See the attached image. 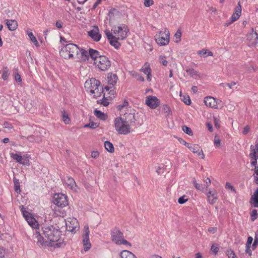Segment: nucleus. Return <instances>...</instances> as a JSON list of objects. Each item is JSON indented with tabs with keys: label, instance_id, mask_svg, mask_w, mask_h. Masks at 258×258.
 <instances>
[{
	"label": "nucleus",
	"instance_id": "58",
	"mask_svg": "<svg viewBox=\"0 0 258 258\" xmlns=\"http://www.w3.org/2000/svg\"><path fill=\"white\" fill-rule=\"evenodd\" d=\"M184 198H185V196H182L181 197H180L178 199V202L180 204H183L185 203L187 201V199H185Z\"/></svg>",
	"mask_w": 258,
	"mask_h": 258
},
{
	"label": "nucleus",
	"instance_id": "51",
	"mask_svg": "<svg viewBox=\"0 0 258 258\" xmlns=\"http://www.w3.org/2000/svg\"><path fill=\"white\" fill-rule=\"evenodd\" d=\"M193 183L196 189L200 190H202L203 189V186L202 185L198 183L195 179H194L193 180Z\"/></svg>",
	"mask_w": 258,
	"mask_h": 258
},
{
	"label": "nucleus",
	"instance_id": "5",
	"mask_svg": "<svg viewBox=\"0 0 258 258\" xmlns=\"http://www.w3.org/2000/svg\"><path fill=\"white\" fill-rule=\"evenodd\" d=\"M114 126L119 134L127 135L131 132L130 125L122 116L116 117L115 119Z\"/></svg>",
	"mask_w": 258,
	"mask_h": 258
},
{
	"label": "nucleus",
	"instance_id": "64",
	"mask_svg": "<svg viewBox=\"0 0 258 258\" xmlns=\"http://www.w3.org/2000/svg\"><path fill=\"white\" fill-rule=\"evenodd\" d=\"M8 76H9V74L7 72V71H4L3 75H2V78L4 80H6L8 79Z\"/></svg>",
	"mask_w": 258,
	"mask_h": 258
},
{
	"label": "nucleus",
	"instance_id": "18",
	"mask_svg": "<svg viewBox=\"0 0 258 258\" xmlns=\"http://www.w3.org/2000/svg\"><path fill=\"white\" fill-rule=\"evenodd\" d=\"M63 183L72 190H76L77 185L75 180L70 176H66L63 179Z\"/></svg>",
	"mask_w": 258,
	"mask_h": 258
},
{
	"label": "nucleus",
	"instance_id": "48",
	"mask_svg": "<svg viewBox=\"0 0 258 258\" xmlns=\"http://www.w3.org/2000/svg\"><path fill=\"white\" fill-rule=\"evenodd\" d=\"M181 100L184 102L185 104L187 105H189L191 103L190 99L188 96H183V97L181 98Z\"/></svg>",
	"mask_w": 258,
	"mask_h": 258
},
{
	"label": "nucleus",
	"instance_id": "1",
	"mask_svg": "<svg viewBox=\"0 0 258 258\" xmlns=\"http://www.w3.org/2000/svg\"><path fill=\"white\" fill-rule=\"evenodd\" d=\"M44 238L39 233L36 234L37 244L42 246L61 247L64 244L63 239L60 237V232L52 225L43 224L42 226Z\"/></svg>",
	"mask_w": 258,
	"mask_h": 258
},
{
	"label": "nucleus",
	"instance_id": "13",
	"mask_svg": "<svg viewBox=\"0 0 258 258\" xmlns=\"http://www.w3.org/2000/svg\"><path fill=\"white\" fill-rule=\"evenodd\" d=\"M84 233L85 234L83 235V242L84 246V250L87 251L91 246V243L89 242V233L90 231L88 225H86L84 227Z\"/></svg>",
	"mask_w": 258,
	"mask_h": 258
},
{
	"label": "nucleus",
	"instance_id": "55",
	"mask_svg": "<svg viewBox=\"0 0 258 258\" xmlns=\"http://www.w3.org/2000/svg\"><path fill=\"white\" fill-rule=\"evenodd\" d=\"M142 70L144 73L147 75H149L151 73V69L149 67H145V68H143Z\"/></svg>",
	"mask_w": 258,
	"mask_h": 258
},
{
	"label": "nucleus",
	"instance_id": "52",
	"mask_svg": "<svg viewBox=\"0 0 258 258\" xmlns=\"http://www.w3.org/2000/svg\"><path fill=\"white\" fill-rule=\"evenodd\" d=\"M236 84V83L234 82H231L230 83H227V84H224L221 83L220 84V86L224 87L225 86H228L229 88L232 89L234 86H235Z\"/></svg>",
	"mask_w": 258,
	"mask_h": 258
},
{
	"label": "nucleus",
	"instance_id": "42",
	"mask_svg": "<svg viewBox=\"0 0 258 258\" xmlns=\"http://www.w3.org/2000/svg\"><path fill=\"white\" fill-rule=\"evenodd\" d=\"M162 111L166 114V115H169L171 113V111L169 107L167 105H165L162 106Z\"/></svg>",
	"mask_w": 258,
	"mask_h": 258
},
{
	"label": "nucleus",
	"instance_id": "43",
	"mask_svg": "<svg viewBox=\"0 0 258 258\" xmlns=\"http://www.w3.org/2000/svg\"><path fill=\"white\" fill-rule=\"evenodd\" d=\"M182 130L184 133L189 136H191L192 135V132L191 130L186 125L182 126Z\"/></svg>",
	"mask_w": 258,
	"mask_h": 258
},
{
	"label": "nucleus",
	"instance_id": "10",
	"mask_svg": "<svg viewBox=\"0 0 258 258\" xmlns=\"http://www.w3.org/2000/svg\"><path fill=\"white\" fill-rule=\"evenodd\" d=\"M53 203L58 207H64L68 204L67 197L62 194H55L53 197Z\"/></svg>",
	"mask_w": 258,
	"mask_h": 258
},
{
	"label": "nucleus",
	"instance_id": "20",
	"mask_svg": "<svg viewBox=\"0 0 258 258\" xmlns=\"http://www.w3.org/2000/svg\"><path fill=\"white\" fill-rule=\"evenodd\" d=\"M191 148L189 149L195 154H197L199 156H201L202 159L205 158V155L203 153L202 148L198 145L195 144L192 146H190Z\"/></svg>",
	"mask_w": 258,
	"mask_h": 258
},
{
	"label": "nucleus",
	"instance_id": "23",
	"mask_svg": "<svg viewBox=\"0 0 258 258\" xmlns=\"http://www.w3.org/2000/svg\"><path fill=\"white\" fill-rule=\"evenodd\" d=\"M6 24L9 29L11 31L16 30L18 26L17 21L13 20H7Z\"/></svg>",
	"mask_w": 258,
	"mask_h": 258
},
{
	"label": "nucleus",
	"instance_id": "28",
	"mask_svg": "<svg viewBox=\"0 0 258 258\" xmlns=\"http://www.w3.org/2000/svg\"><path fill=\"white\" fill-rule=\"evenodd\" d=\"M26 220L28 224L32 228H36L37 227L38 224L36 220L32 216L27 218Z\"/></svg>",
	"mask_w": 258,
	"mask_h": 258
},
{
	"label": "nucleus",
	"instance_id": "37",
	"mask_svg": "<svg viewBox=\"0 0 258 258\" xmlns=\"http://www.w3.org/2000/svg\"><path fill=\"white\" fill-rule=\"evenodd\" d=\"M186 73L192 77L199 76L198 72L193 69H188L186 70Z\"/></svg>",
	"mask_w": 258,
	"mask_h": 258
},
{
	"label": "nucleus",
	"instance_id": "63",
	"mask_svg": "<svg viewBox=\"0 0 258 258\" xmlns=\"http://www.w3.org/2000/svg\"><path fill=\"white\" fill-rule=\"evenodd\" d=\"M15 80L20 83H21L22 82V79H21V76L19 74H17L15 76Z\"/></svg>",
	"mask_w": 258,
	"mask_h": 258
},
{
	"label": "nucleus",
	"instance_id": "15",
	"mask_svg": "<svg viewBox=\"0 0 258 258\" xmlns=\"http://www.w3.org/2000/svg\"><path fill=\"white\" fill-rule=\"evenodd\" d=\"M247 39L249 42V45L254 46L258 43V34L253 31L252 29L251 32L247 35Z\"/></svg>",
	"mask_w": 258,
	"mask_h": 258
},
{
	"label": "nucleus",
	"instance_id": "29",
	"mask_svg": "<svg viewBox=\"0 0 258 258\" xmlns=\"http://www.w3.org/2000/svg\"><path fill=\"white\" fill-rule=\"evenodd\" d=\"M30 156L28 154H25L21 156V164L24 165H30Z\"/></svg>",
	"mask_w": 258,
	"mask_h": 258
},
{
	"label": "nucleus",
	"instance_id": "22",
	"mask_svg": "<svg viewBox=\"0 0 258 258\" xmlns=\"http://www.w3.org/2000/svg\"><path fill=\"white\" fill-rule=\"evenodd\" d=\"M249 203L254 207L258 208V188L251 197Z\"/></svg>",
	"mask_w": 258,
	"mask_h": 258
},
{
	"label": "nucleus",
	"instance_id": "25",
	"mask_svg": "<svg viewBox=\"0 0 258 258\" xmlns=\"http://www.w3.org/2000/svg\"><path fill=\"white\" fill-rule=\"evenodd\" d=\"M120 256L121 258H137L134 253L127 250H122L120 253Z\"/></svg>",
	"mask_w": 258,
	"mask_h": 258
},
{
	"label": "nucleus",
	"instance_id": "24",
	"mask_svg": "<svg viewBox=\"0 0 258 258\" xmlns=\"http://www.w3.org/2000/svg\"><path fill=\"white\" fill-rule=\"evenodd\" d=\"M107 78L108 84L112 86L116 83L118 80L117 75L114 74H108Z\"/></svg>",
	"mask_w": 258,
	"mask_h": 258
},
{
	"label": "nucleus",
	"instance_id": "19",
	"mask_svg": "<svg viewBox=\"0 0 258 258\" xmlns=\"http://www.w3.org/2000/svg\"><path fill=\"white\" fill-rule=\"evenodd\" d=\"M90 54V49L87 51L83 49H80V51L78 52V58H76L77 61L83 60L85 61L88 59Z\"/></svg>",
	"mask_w": 258,
	"mask_h": 258
},
{
	"label": "nucleus",
	"instance_id": "3",
	"mask_svg": "<svg viewBox=\"0 0 258 258\" xmlns=\"http://www.w3.org/2000/svg\"><path fill=\"white\" fill-rule=\"evenodd\" d=\"M85 88L86 91L94 98L100 97L103 92L100 83L95 78L87 80L85 83Z\"/></svg>",
	"mask_w": 258,
	"mask_h": 258
},
{
	"label": "nucleus",
	"instance_id": "21",
	"mask_svg": "<svg viewBox=\"0 0 258 258\" xmlns=\"http://www.w3.org/2000/svg\"><path fill=\"white\" fill-rule=\"evenodd\" d=\"M241 14V6L240 2L238 3V5L235 9V12L231 17V22H235L238 20Z\"/></svg>",
	"mask_w": 258,
	"mask_h": 258
},
{
	"label": "nucleus",
	"instance_id": "59",
	"mask_svg": "<svg viewBox=\"0 0 258 258\" xmlns=\"http://www.w3.org/2000/svg\"><path fill=\"white\" fill-rule=\"evenodd\" d=\"M251 152H253V151H258V142L256 143L255 146L251 145L250 146Z\"/></svg>",
	"mask_w": 258,
	"mask_h": 258
},
{
	"label": "nucleus",
	"instance_id": "27",
	"mask_svg": "<svg viewBox=\"0 0 258 258\" xmlns=\"http://www.w3.org/2000/svg\"><path fill=\"white\" fill-rule=\"evenodd\" d=\"M118 109L120 111V114L123 115L122 111H126L127 108L131 107L128 106V102L126 100H124L121 104L118 106Z\"/></svg>",
	"mask_w": 258,
	"mask_h": 258
},
{
	"label": "nucleus",
	"instance_id": "39",
	"mask_svg": "<svg viewBox=\"0 0 258 258\" xmlns=\"http://www.w3.org/2000/svg\"><path fill=\"white\" fill-rule=\"evenodd\" d=\"M258 245V231L255 233L254 240L252 245V249L254 250Z\"/></svg>",
	"mask_w": 258,
	"mask_h": 258
},
{
	"label": "nucleus",
	"instance_id": "53",
	"mask_svg": "<svg viewBox=\"0 0 258 258\" xmlns=\"http://www.w3.org/2000/svg\"><path fill=\"white\" fill-rule=\"evenodd\" d=\"M198 53L202 56L206 57L207 56V50L202 49L198 52Z\"/></svg>",
	"mask_w": 258,
	"mask_h": 258
},
{
	"label": "nucleus",
	"instance_id": "16",
	"mask_svg": "<svg viewBox=\"0 0 258 258\" xmlns=\"http://www.w3.org/2000/svg\"><path fill=\"white\" fill-rule=\"evenodd\" d=\"M207 201L211 205L214 204L218 200L217 192L215 190L209 189L207 194Z\"/></svg>",
	"mask_w": 258,
	"mask_h": 258
},
{
	"label": "nucleus",
	"instance_id": "8",
	"mask_svg": "<svg viewBox=\"0 0 258 258\" xmlns=\"http://www.w3.org/2000/svg\"><path fill=\"white\" fill-rule=\"evenodd\" d=\"M169 31L168 29L164 28V30L160 31L158 34L155 36L157 43L161 46L167 45L169 42Z\"/></svg>",
	"mask_w": 258,
	"mask_h": 258
},
{
	"label": "nucleus",
	"instance_id": "6",
	"mask_svg": "<svg viewBox=\"0 0 258 258\" xmlns=\"http://www.w3.org/2000/svg\"><path fill=\"white\" fill-rule=\"evenodd\" d=\"M111 240L117 245L124 244L131 246V243L128 242L124 238V235L122 232L117 228H114L111 231Z\"/></svg>",
	"mask_w": 258,
	"mask_h": 258
},
{
	"label": "nucleus",
	"instance_id": "47",
	"mask_svg": "<svg viewBox=\"0 0 258 258\" xmlns=\"http://www.w3.org/2000/svg\"><path fill=\"white\" fill-rule=\"evenodd\" d=\"M181 31L178 30H177L175 34H174V37L176 38V39H177L178 40H175L176 42H179L181 40Z\"/></svg>",
	"mask_w": 258,
	"mask_h": 258
},
{
	"label": "nucleus",
	"instance_id": "38",
	"mask_svg": "<svg viewBox=\"0 0 258 258\" xmlns=\"http://www.w3.org/2000/svg\"><path fill=\"white\" fill-rule=\"evenodd\" d=\"M226 253L228 258H237L234 251L231 249H227L226 251Z\"/></svg>",
	"mask_w": 258,
	"mask_h": 258
},
{
	"label": "nucleus",
	"instance_id": "14",
	"mask_svg": "<svg viewBox=\"0 0 258 258\" xmlns=\"http://www.w3.org/2000/svg\"><path fill=\"white\" fill-rule=\"evenodd\" d=\"M88 35L94 41L98 42L101 37V34L99 33V30L97 26H94L92 30L88 31Z\"/></svg>",
	"mask_w": 258,
	"mask_h": 258
},
{
	"label": "nucleus",
	"instance_id": "54",
	"mask_svg": "<svg viewBox=\"0 0 258 258\" xmlns=\"http://www.w3.org/2000/svg\"><path fill=\"white\" fill-rule=\"evenodd\" d=\"M225 187L227 189H230L231 191L235 192V190L233 186H232L230 183L227 182L225 185Z\"/></svg>",
	"mask_w": 258,
	"mask_h": 258
},
{
	"label": "nucleus",
	"instance_id": "31",
	"mask_svg": "<svg viewBox=\"0 0 258 258\" xmlns=\"http://www.w3.org/2000/svg\"><path fill=\"white\" fill-rule=\"evenodd\" d=\"M104 147L105 149L110 153L113 152L114 150L113 144L108 141H105L104 142Z\"/></svg>",
	"mask_w": 258,
	"mask_h": 258
},
{
	"label": "nucleus",
	"instance_id": "49",
	"mask_svg": "<svg viewBox=\"0 0 258 258\" xmlns=\"http://www.w3.org/2000/svg\"><path fill=\"white\" fill-rule=\"evenodd\" d=\"M257 211L255 209L253 210L251 213V221H254L257 218Z\"/></svg>",
	"mask_w": 258,
	"mask_h": 258
},
{
	"label": "nucleus",
	"instance_id": "45",
	"mask_svg": "<svg viewBox=\"0 0 258 258\" xmlns=\"http://www.w3.org/2000/svg\"><path fill=\"white\" fill-rule=\"evenodd\" d=\"M253 171L254 181L256 184H258V165L256 168H254Z\"/></svg>",
	"mask_w": 258,
	"mask_h": 258
},
{
	"label": "nucleus",
	"instance_id": "35",
	"mask_svg": "<svg viewBox=\"0 0 258 258\" xmlns=\"http://www.w3.org/2000/svg\"><path fill=\"white\" fill-rule=\"evenodd\" d=\"M62 120L66 124H69L70 122V119L69 117L68 114L65 111H62Z\"/></svg>",
	"mask_w": 258,
	"mask_h": 258
},
{
	"label": "nucleus",
	"instance_id": "12",
	"mask_svg": "<svg viewBox=\"0 0 258 258\" xmlns=\"http://www.w3.org/2000/svg\"><path fill=\"white\" fill-rule=\"evenodd\" d=\"M146 104L151 109H155L160 104L159 100L156 97L148 96L145 100Z\"/></svg>",
	"mask_w": 258,
	"mask_h": 258
},
{
	"label": "nucleus",
	"instance_id": "30",
	"mask_svg": "<svg viewBox=\"0 0 258 258\" xmlns=\"http://www.w3.org/2000/svg\"><path fill=\"white\" fill-rule=\"evenodd\" d=\"M94 114L101 120H104L106 119L107 115L100 110L96 109L94 110Z\"/></svg>",
	"mask_w": 258,
	"mask_h": 258
},
{
	"label": "nucleus",
	"instance_id": "4",
	"mask_svg": "<svg viewBox=\"0 0 258 258\" xmlns=\"http://www.w3.org/2000/svg\"><path fill=\"white\" fill-rule=\"evenodd\" d=\"M80 51V48L78 46L73 43L67 44L63 46L60 52V56L64 59H74L78 58V52Z\"/></svg>",
	"mask_w": 258,
	"mask_h": 258
},
{
	"label": "nucleus",
	"instance_id": "17",
	"mask_svg": "<svg viewBox=\"0 0 258 258\" xmlns=\"http://www.w3.org/2000/svg\"><path fill=\"white\" fill-rule=\"evenodd\" d=\"M204 103L207 106L209 107L213 108H217L218 107L217 100L215 98L211 96H208L205 98Z\"/></svg>",
	"mask_w": 258,
	"mask_h": 258
},
{
	"label": "nucleus",
	"instance_id": "46",
	"mask_svg": "<svg viewBox=\"0 0 258 258\" xmlns=\"http://www.w3.org/2000/svg\"><path fill=\"white\" fill-rule=\"evenodd\" d=\"M14 184H15V190L17 192L20 191L19 182H18V180L16 178L14 179Z\"/></svg>",
	"mask_w": 258,
	"mask_h": 258
},
{
	"label": "nucleus",
	"instance_id": "56",
	"mask_svg": "<svg viewBox=\"0 0 258 258\" xmlns=\"http://www.w3.org/2000/svg\"><path fill=\"white\" fill-rule=\"evenodd\" d=\"M153 4V1L152 0H145L144 5L146 7H149Z\"/></svg>",
	"mask_w": 258,
	"mask_h": 258
},
{
	"label": "nucleus",
	"instance_id": "26",
	"mask_svg": "<svg viewBox=\"0 0 258 258\" xmlns=\"http://www.w3.org/2000/svg\"><path fill=\"white\" fill-rule=\"evenodd\" d=\"M101 56L102 55H100L99 52L97 50L90 48L89 56L94 60V62L96 61V59Z\"/></svg>",
	"mask_w": 258,
	"mask_h": 258
},
{
	"label": "nucleus",
	"instance_id": "50",
	"mask_svg": "<svg viewBox=\"0 0 258 258\" xmlns=\"http://www.w3.org/2000/svg\"><path fill=\"white\" fill-rule=\"evenodd\" d=\"M21 212L25 219L31 216L30 213L26 211L23 207L21 209Z\"/></svg>",
	"mask_w": 258,
	"mask_h": 258
},
{
	"label": "nucleus",
	"instance_id": "34",
	"mask_svg": "<svg viewBox=\"0 0 258 258\" xmlns=\"http://www.w3.org/2000/svg\"><path fill=\"white\" fill-rule=\"evenodd\" d=\"M27 34L29 36V39L31 40V41L32 42H33L34 43L35 45L37 47L38 46H39L38 42L36 37L34 36L32 32H28Z\"/></svg>",
	"mask_w": 258,
	"mask_h": 258
},
{
	"label": "nucleus",
	"instance_id": "33",
	"mask_svg": "<svg viewBox=\"0 0 258 258\" xmlns=\"http://www.w3.org/2000/svg\"><path fill=\"white\" fill-rule=\"evenodd\" d=\"M98 104H100L103 105L104 106H107L109 105L108 100L105 97V94H103V98L100 100H98L97 101Z\"/></svg>",
	"mask_w": 258,
	"mask_h": 258
},
{
	"label": "nucleus",
	"instance_id": "60",
	"mask_svg": "<svg viewBox=\"0 0 258 258\" xmlns=\"http://www.w3.org/2000/svg\"><path fill=\"white\" fill-rule=\"evenodd\" d=\"M99 155V153L97 151H93L91 153V157L93 158H96Z\"/></svg>",
	"mask_w": 258,
	"mask_h": 258
},
{
	"label": "nucleus",
	"instance_id": "62",
	"mask_svg": "<svg viewBox=\"0 0 258 258\" xmlns=\"http://www.w3.org/2000/svg\"><path fill=\"white\" fill-rule=\"evenodd\" d=\"M5 254V250L3 248L0 247V258H4Z\"/></svg>",
	"mask_w": 258,
	"mask_h": 258
},
{
	"label": "nucleus",
	"instance_id": "2",
	"mask_svg": "<svg viewBox=\"0 0 258 258\" xmlns=\"http://www.w3.org/2000/svg\"><path fill=\"white\" fill-rule=\"evenodd\" d=\"M113 33L109 30L105 31V33L109 40L110 43L115 48H118L120 46L118 40H123L126 37L128 29L125 25L122 24L119 26H114L112 29Z\"/></svg>",
	"mask_w": 258,
	"mask_h": 258
},
{
	"label": "nucleus",
	"instance_id": "57",
	"mask_svg": "<svg viewBox=\"0 0 258 258\" xmlns=\"http://www.w3.org/2000/svg\"><path fill=\"white\" fill-rule=\"evenodd\" d=\"M253 241V238L251 236H249L247 238V241L246 244V247H250L252 242Z\"/></svg>",
	"mask_w": 258,
	"mask_h": 258
},
{
	"label": "nucleus",
	"instance_id": "36",
	"mask_svg": "<svg viewBox=\"0 0 258 258\" xmlns=\"http://www.w3.org/2000/svg\"><path fill=\"white\" fill-rule=\"evenodd\" d=\"M11 157L15 160H16L17 162L21 164V155H19L17 153H11Z\"/></svg>",
	"mask_w": 258,
	"mask_h": 258
},
{
	"label": "nucleus",
	"instance_id": "32",
	"mask_svg": "<svg viewBox=\"0 0 258 258\" xmlns=\"http://www.w3.org/2000/svg\"><path fill=\"white\" fill-rule=\"evenodd\" d=\"M249 157L252 160L251 162V165L252 167H254V168H256L257 165V158H256L254 153H250L249 154Z\"/></svg>",
	"mask_w": 258,
	"mask_h": 258
},
{
	"label": "nucleus",
	"instance_id": "61",
	"mask_svg": "<svg viewBox=\"0 0 258 258\" xmlns=\"http://www.w3.org/2000/svg\"><path fill=\"white\" fill-rule=\"evenodd\" d=\"M204 181L205 182V186L206 187V188H208L210 184H211V180L209 177H207L205 180Z\"/></svg>",
	"mask_w": 258,
	"mask_h": 258
},
{
	"label": "nucleus",
	"instance_id": "41",
	"mask_svg": "<svg viewBox=\"0 0 258 258\" xmlns=\"http://www.w3.org/2000/svg\"><path fill=\"white\" fill-rule=\"evenodd\" d=\"M159 62L164 66H166L167 65L168 62L165 59V56L164 55H160L159 57Z\"/></svg>",
	"mask_w": 258,
	"mask_h": 258
},
{
	"label": "nucleus",
	"instance_id": "44",
	"mask_svg": "<svg viewBox=\"0 0 258 258\" xmlns=\"http://www.w3.org/2000/svg\"><path fill=\"white\" fill-rule=\"evenodd\" d=\"M98 126V125L97 123H95L93 122H91L89 123L88 124H86L84 125L85 127H90L91 128H96Z\"/></svg>",
	"mask_w": 258,
	"mask_h": 258
},
{
	"label": "nucleus",
	"instance_id": "7",
	"mask_svg": "<svg viewBox=\"0 0 258 258\" xmlns=\"http://www.w3.org/2000/svg\"><path fill=\"white\" fill-rule=\"evenodd\" d=\"M123 113L122 117L123 119L130 125H135L136 124V121L137 120L138 117L136 112V111L132 107L127 108L126 111H122Z\"/></svg>",
	"mask_w": 258,
	"mask_h": 258
},
{
	"label": "nucleus",
	"instance_id": "9",
	"mask_svg": "<svg viewBox=\"0 0 258 258\" xmlns=\"http://www.w3.org/2000/svg\"><path fill=\"white\" fill-rule=\"evenodd\" d=\"M94 65L100 70L102 71H107L111 66V63L108 57L105 55L100 56L94 62Z\"/></svg>",
	"mask_w": 258,
	"mask_h": 258
},
{
	"label": "nucleus",
	"instance_id": "11",
	"mask_svg": "<svg viewBox=\"0 0 258 258\" xmlns=\"http://www.w3.org/2000/svg\"><path fill=\"white\" fill-rule=\"evenodd\" d=\"M79 224L76 218H68L66 222V229L70 232H76L79 229Z\"/></svg>",
	"mask_w": 258,
	"mask_h": 258
},
{
	"label": "nucleus",
	"instance_id": "40",
	"mask_svg": "<svg viewBox=\"0 0 258 258\" xmlns=\"http://www.w3.org/2000/svg\"><path fill=\"white\" fill-rule=\"evenodd\" d=\"M219 248L217 244H213L211 247V251L214 254H217L219 251Z\"/></svg>",
	"mask_w": 258,
	"mask_h": 258
}]
</instances>
